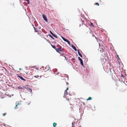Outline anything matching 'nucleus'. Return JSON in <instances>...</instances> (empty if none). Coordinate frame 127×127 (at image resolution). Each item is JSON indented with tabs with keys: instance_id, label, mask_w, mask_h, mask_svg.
Segmentation results:
<instances>
[{
	"instance_id": "a19ab883",
	"label": "nucleus",
	"mask_w": 127,
	"mask_h": 127,
	"mask_svg": "<svg viewBox=\"0 0 127 127\" xmlns=\"http://www.w3.org/2000/svg\"><path fill=\"white\" fill-rule=\"evenodd\" d=\"M38 28H39V29H40V28H40V27H38Z\"/></svg>"
},
{
	"instance_id": "473e14b6",
	"label": "nucleus",
	"mask_w": 127,
	"mask_h": 127,
	"mask_svg": "<svg viewBox=\"0 0 127 127\" xmlns=\"http://www.w3.org/2000/svg\"><path fill=\"white\" fill-rule=\"evenodd\" d=\"M81 17H84V15H81Z\"/></svg>"
},
{
	"instance_id": "7ed1b4c3",
	"label": "nucleus",
	"mask_w": 127,
	"mask_h": 127,
	"mask_svg": "<svg viewBox=\"0 0 127 127\" xmlns=\"http://www.w3.org/2000/svg\"><path fill=\"white\" fill-rule=\"evenodd\" d=\"M78 59L80 61V63L81 65L82 66H84V64L82 60L79 57H78Z\"/></svg>"
},
{
	"instance_id": "c9c22d12",
	"label": "nucleus",
	"mask_w": 127,
	"mask_h": 127,
	"mask_svg": "<svg viewBox=\"0 0 127 127\" xmlns=\"http://www.w3.org/2000/svg\"><path fill=\"white\" fill-rule=\"evenodd\" d=\"M73 122H72V127H73Z\"/></svg>"
},
{
	"instance_id": "7c9ffc66",
	"label": "nucleus",
	"mask_w": 127,
	"mask_h": 127,
	"mask_svg": "<svg viewBox=\"0 0 127 127\" xmlns=\"http://www.w3.org/2000/svg\"><path fill=\"white\" fill-rule=\"evenodd\" d=\"M45 39L49 43V41L46 38H45Z\"/></svg>"
},
{
	"instance_id": "393cba45",
	"label": "nucleus",
	"mask_w": 127,
	"mask_h": 127,
	"mask_svg": "<svg viewBox=\"0 0 127 127\" xmlns=\"http://www.w3.org/2000/svg\"><path fill=\"white\" fill-rule=\"evenodd\" d=\"M33 67L34 68H35L36 69H37V70H38V68L37 67H35V66H33Z\"/></svg>"
},
{
	"instance_id": "4c0bfd02",
	"label": "nucleus",
	"mask_w": 127,
	"mask_h": 127,
	"mask_svg": "<svg viewBox=\"0 0 127 127\" xmlns=\"http://www.w3.org/2000/svg\"><path fill=\"white\" fill-rule=\"evenodd\" d=\"M22 68H19V70H22Z\"/></svg>"
},
{
	"instance_id": "6e6552de",
	"label": "nucleus",
	"mask_w": 127,
	"mask_h": 127,
	"mask_svg": "<svg viewBox=\"0 0 127 127\" xmlns=\"http://www.w3.org/2000/svg\"><path fill=\"white\" fill-rule=\"evenodd\" d=\"M71 46L72 48L74 49L75 51H76L77 50V49L76 48V47L75 46H74L73 44H71Z\"/></svg>"
},
{
	"instance_id": "c756f323",
	"label": "nucleus",
	"mask_w": 127,
	"mask_h": 127,
	"mask_svg": "<svg viewBox=\"0 0 127 127\" xmlns=\"http://www.w3.org/2000/svg\"><path fill=\"white\" fill-rule=\"evenodd\" d=\"M95 4L97 6H99V4L98 3H95Z\"/></svg>"
},
{
	"instance_id": "ddd939ff",
	"label": "nucleus",
	"mask_w": 127,
	"mask_h": 127,
	"mask_svg": "<svg viewBox=\"0 0 127 127\" xmlns=\"http://www.w3.org/2000/svg\"><path fill=\"white\" fill-rule=\"evenodd\" d=\"M66 42H67L68 43V44L70 46H71V44H70V41L68 40H67V41Z\"/></svg>"
},
{
	"instance_id": "f257e3e1",
	"label": "nucleus",
	"mask_w": 127,
	"mask_h": 127,
	"mask_svg": "<svg viewBox=\"0 0 127 127\" xmlns=\"http://www.w3.org/2000/svg\"><path fill=\"white\" fill-rule=\"evenodd\" d=\"M28 85H27L25 86H19L17 87L16 89L19 90V91H21L22 90H23L25 89H27L28 87Z\"/></svg>"
},
{
	"instance_id": "3c124183",
	"label": "nucleus",
	"mask_w": 127,
	"mask_h": 127,
	"mask_svg": "<svg viewBox=\"0 0 127 127\" xmlns=\"http://www.w3.org/2000/svg\"><path fill=\"white\" fill-rule=\"evenodd\" d=\"M117 56L118 57V55Z\"/></svg>"
},
{
	"instance_id": "5701e85b",
	"label": "nucleus",
	"mask_w": 127,
	"mask_h": 127,
	"mask_svg": "<svg viewBox=\"0 0 127 127\" xmlns=\"http://www.w3.org/2000/svg\"><path fill=\"white\" fill-rule=\"evenodd\" d=\"M53 72H54V74H55V75H56L57 74H58L59 73L58 72V73H57L56 74L55 72H56V71H55L54 70H53Z\"/></svg>"
},
{
	"instance_id": "e433bc0d",
	"label": "nucleus",
	"mask_w": 127,
	"mask_h": 127,
	"mask_svg": "<svg viewBox=\"0 0 127 127\" xmlns=\"http://www.w3.org/2000/svg\"><path fill=\"white\" fill-rule=\"evenodd\" d=\"M19 104H20L19 105H22V104H21V102L19 103Z\"/></svg>"
},
{
	"instance_id": "1a4fd4ad",
	"label": "nucleus",
	"mask_w": 127,
	"mask_h": 127,
	"mask_svg": "<svg viewBox=\"0 0 127 127\" xmlns=\"http://www.w3.org/2000/svg\"><path fill=\"white\" fill-rule=\"evenodd\" d=\"M77 51H78V53L79 55L81 58L82 57V56L81 54L80 53L79 50H80L79 49H77Z\"/></svg>"
},
{
	"instance_id": "c03bdc74",
	"label": "nucleus",
	"mask_w": 127,
	"mask_h": 127,
	"mask_svg": "<svg viewBox=\"0 0 127 127\" xmlns=\"http://www.w3.org/2000/svg\"><path fill=\"white\" fill-rule=\"evenodd\" d=\"M30 102L29 103V104H28V105L29 104H30Z\"/></svg>"
},
{
	"instance_id": "39448f33",
	"label": "nucleus",
	"mask_w": 127,
	"mask_h": 127,
	"mask_svg": "<svg viewBox=\"0 0 127 127\" xmlns=\"http://www.w3.org/2000/svg\"><path fill=\"white\" fill-rule=\"evenodd\" d=\"M42 17H43V18L44 20L46 22H48V20L47 19V18L45 15L44 14H42Z\"/></svg>"
},
{
	"instance_id": "9b49d317",
	"label": "nucleus",
	"mask_w": 127,
	"mask_h": 127,
	"mask_svg": "<svg viewBox=\"0 0 127 127\" xmlns=\"http://www.w3.org/2000/svg\"><path fill=\"white\" fill-rule=\"evenodd\" d=\"M50 44L51 45V46L52 47L54 48V49H56V47L54 45H52L51 43H50Z\"/></svg>"
},
{
	"instance_id": "a211bd4d",
	"label": "nucleus",
	"mask_w": 127,
	"mask_h": 127,
	"mask_svg": "<svg viewBox=\"0 0 127 127\" xmlns=\"http://www.w3.org/2000/svg\"><path fill=\"white\" fill-rule=\"evenodd\" d=\"M98 50H99L100 52H101L103 53V50L102 49L101 50V49L99 50V49H98Z\"/></svg>"
},
{
	"instance_id": "49530a36",
	"label": "nucleus",
	"mask_w": 127,
	"mask_h": 127,
	"mask_svg": "<svg viewBox=\"0 0 127 127\" xmlns=\"http://www.w3.org/2000/svg\"><path fill=\"white\" fill-rule=\"evenodd\" d=\"M56 71H57V69H56Z\"/></svg>"
},
{
	"instance_id": "f03ea898",
	"label": "nucleus",
	"mask_w": 127,
	"mask_h": 127,
	"mask_svg": "<svg viewBox=\"0 0 127 127\" xmlns=\"http://www.w3.org/2000/svg\"><path fill=\"white\" fill-rule=\"evenodd\" d=\"M68 90V88H67L66 90L64 92V98H66V95H70L69 94H68V93L67 92V91Z\"/></svg>"
},
{
	"instance_id": "423d86ee",
	"label": "nucleus",
	"mask_w": 127,
	"mask_h": 127,
	"mask_svg": "<svg viewBox=\"0 0 127 127\" xmlns=\"http://www.w3.org/2000/svg\"><path fill=\"white\" fill-rule=\"evenodd\" d=\"M50 32L53 36L56 38H57V35H56L54 34L51 31H50Z\"/></svg>"
},
{
	"instance_id": "4468645a",
	"label": "nucleus",
	"mask_w": 127,
	"mask_h": 127,
	"mask_svg": "<svg viewBox=\"0 0 127 127\" xmlns=\"http://www.w3.org/2000/svg\"><path fill=\"white\" fill-rule=\"evenodd\" d=\"M48 35L53 39H54V38L50 34H48Z\"/></svg>"
},
{
	"instance_id": "f704fd0d",
	"label": "nucleus",
	"mask_w": 127,
	"mask_h": 127,
	"mask_svg": "<svg viewBox=\"0 0 127 127\" xmlns=\"http://www.w3.org/2000/svg\"><path fill=\"white\" fill-rule=\"evenodd\" d=\"M5 115H6V114L5 113H4L3 114V116H5Z\"/></svg>"
},
{
	"instance_id": "a878e982",
	"label": "nucleus",
	"mask_w": 127,
	"mask_h": 127,
	"mask_svg": "<svg viewBox=\"0 0 127 127\" xmlns=\"http://www.w3.org/2000/svg\"><path fill=\"white\" fill-rule=\"evenodd\" d=\"M91 25L93 27H94V25L93 23L92 22H91Z\"/></svg>"
},
{
	"instance_id": "aec40b11",
	"label": "nucleus",
	"mask_w": 127,
	"mask_h": 127,
	"mask_svg": "<svg viewBox=\"0 0 127 127\" xmlns=\"http://www.w3.org/2000/svg\"><path fill=\"white\" fill-rule=\"evenodd\" d=\"M60 51H62L63 52H65L64 50L63 49H62V48L61 49Z\"/></svg>"
},
{
	"instance_id": "0eeeda50",
	"label": "nucleus",
	"mask_w": 127,
	"mask_h": 127,
	"mask_svg": "<svg viewBox=\"0 0 127 127\" xmlns=\"http://www.w3.org/2000/svg\"><path fill=\"white\" fill-rule=\"evenodd\" d=\"M18 77H19L21 80L24 81H26V80L25 79H24L21 75H18Z\"/></svg>"
},
{
	"instance_id": "412c9836",
	"label": "nucleus",
	"mask_w": 127,
	"mask_h": 127,
	"mask_svg": "<svg viewBox=\"0 0 127 127\" xmlns=\"http://www.w3.org/2000/svg\"><path fill=\"white\" fill-rule=\"evenodd\" d=\"M16 103L17 105H18V106L20 104L19 102H16Z\"/></svg>"
},
{
	"instance_id": "20e7f679",
	"label": "nucleus",
	"mask_w": 127,
	"mask_h": 127,
	"mask_svg": "<svg viewBox=\"0 0 127 127\" xmlns=\"http://www.w3.org/2000/svg\"><path fill=\"white\" fill-rule=\"evenodd\" d=\"M61 48H62V47L61 46H60V47H58V48H57L56 47L55 50L57 52H58L59 53H60V52H59V51H60Z\"/></svg>"
},
{
	"instance_id": "de8ad7c7",
	"label": "nucleus",
	"mask_w": 127,
	"mask_h": 127,
	"mask_svg": "<svg viewBox=\"0 0 127 127\" xmlns=\"http://www.w3.org/2000/svg\"><path fill=\"white\" fill-rule=\"evenodd\" d=\"M9 66H10V65H9Z\"/></svg>"
},
{
	"instance_id": "79ce46f5",
	"label": "nucleus",
	"mask_w": 127,
	"mask_h": 127,
	"mask_svg": "<svg viewBox=\"0 0 127 127\" xmlns=\"http://www.w3.org/2000/svg\"><path fill=\"white\" fill-rule=\"evenodd\" d=\"M100 44L99 43V46H100Z\"/></svg>"
},
{
	"instance_id": "58836bf2",
	"label": "nucleus",
	"mask_w": 127,
	"mask_h": 127,
	"mask_svg": "<svg viewBox=\"0 0 127 127\" xmlns=\"http://www.w3.org/2000/svg\"><path fill=\"white\" fill-rule=\"evenodd\" d=\"M13 5H14V3H13Z\"/></svg>"
},
{
	"instance_id": "72a5a7b5",
	"label": "nucleus",
	"mask_w": 127,
	"mask_h": 127,
	"mask_svg": "<svg viewBox=\"0 0 127 127\" xmlns=\"http://www.w3.org/2000/svg\"><path fill=\"white\" fill-rule=\"evenodd\" d=\"M62 39H63V40H64V37L63 36H62Z\"/></svg>"
},
{
	"instance_id": "8fccbe9b",
	"label": "nucleus",
	"mask_w": 127,
	"mask_h": 127,
	"mask_svg": "<svg viewBox=\"0 0 127 127\" xmlns=\"http://www.w3.org/2000/svg\"><path fill=\"white\" fill-rule=\"evenodd\" d=\"M94 108H95V106H94Z\"/></svg>"
},
{
	"instance_id": "37998d69",
	"label": "nucleus",
	"mask_w": 127,
	"mask_h": 127,
	"mask_svg": "<svg viewBox=\"0 0 127 127\" xmlns=\"http://www.w3.org/2000/svg\"><path fill=\"white\" fill-rule=\"evenodd\" d=\"M65 57V59H66V57Z\"/></svg>"
},
{
	"instance_id": "4be33fe9",
	"label": "nucleus",
	"mask_w": 127,
	"mask_h": 127,
	"mask_svg": "<svg viewBox=\"0 0 127 127\" xmlns=\"http://www.w3.org/2000/svg\"><path fill=\"white\" fill-rule=\"evenodd\" d=\"M67 40H67V39H66L65 38H64V40H64V41H65V42H66V41H67Z\"/></svg>"
},
{
	"instance_id": "6ab92c4d",
	"label": "nucleus",
	"mask_w": 127,
	"mask_h": 127,
	"mask_svg": "<svg viewBox=\"0 0 127 127\" xmlns=\"http://www.w3.org/2000/svg\"><path fill=\"white\" fill-rule=\"evenodd\" d=\"M81 20L82 21V25H83V24H84V21L82 20V18H81Z\"/></svg>"
},
{
	"instance_id": "f8f14e48",
	"label": "nucleus",
	"mask_w": 127,
	"mask_h": 127,
	"mask_svg": "<svg viewBox=\"0 0 127 127\" xmlns=\"http://www.w3.org/2000/svg\"><path fill=\"white\" fill-rule=\"evenodd\" d=\"M19 105H17L14 107V109H16L19 108Z\"/></svg>"
},
{
	"instance_id": "ea45409f",
	"label": "nucleus",
	"mask_w": 127,
	"mask_h": 127,
	"mask_svg": "<svg viewBox=\"0 0 127 127\" xmlns=\"http://www.w3.org/2000/svg\"><path fill=\"white\" fill-rule=\"evenodd\" d=\"M42 67V68H44V66H42V67Z\"/></svg>"
},
{
	"instance_id": "bb28decb",
	"label": "nucleus",
	"mask_w": 127,
	"mask_h": 127,
	"mask_svg": "<svg viewBox=\"0 0 127 127\" xmlns=\"http://www.w3.org/2000/svg\"><path fill=\"white\" fill-rule=\"evenodd\" d=\"M65 75H66V77H67V79L68 80V76L66 74H65Z\"/></svg>"
},
{
	"instance_id": "dca6fc26",
	"label": "nucleus",
	"mask_w": 127,
	"mask_h": 127,
	"mask_svg": "<svg viewBox=\"0 0 127 127\" xmlns=\"http://www.w3.org/2000/svg\"><path fill=\"white\" fill-rule=\"evenodd\" d=\"M50 67L49 66H46V67H45V69H46V68H48V69H47V70H49V69L50 68Z\"/></svg>"
},
{
	"instance_id": "9d476101",
	"label": "nucleus",
	"mask_w": 127,
	"mask_h": 127,
	"mask_svg": "<svg viewBox=\"0 0 127 127\" xmlns=\"http://www.w3.org/2000/svg\"><path fill=\"white\" fill-rule=\"evenodd\" d=\"M27 89V90L28 91H29L31 93H32V90L31 89L29 88H28Z\"/></svg>"
},
{
	"instance_id": "2f4dec72",
	"label": "nucleus",
	"mask_w": 127,
	"mask_h": 127,
	"mask_svg": "<svg viewBox=\"0 0 127 127\" xmlns=\"http://www.w3.org/2000/svg\"><path fill=\"white\" fill-rule=\"evenodd\" d=\"M121 77H124V76L123 75L121 74Z\"/></svg>"
},
{
	"instance_id": "b1692460",
	"label": "nucleus",
	"mask_w": 127,
	"mask_h": 127,
	"mask_svg": "<svg viewBox=\"0 0 127 127\" xmlns=\"http://www.w3.org/2000/svg\"><path fill=\"white\" fill-rule=\"evenodd\" d=\"M27 2V4H29L30 3L29 0H27L26 1Z\"/></svg>"
},
{
	"instance_id": "2eb2a0df",
	"label": "nucleus",
	"mask_w": 127,
	"mask_h": 127,
	"mask_svg": "<svg viewBox=\"0 0 127 127\" xmlns=\"http://www.w3.org/2000/svg\"><path fill=\"white\" fill-rule=\"evenodd\" d=\"M57 125V124L56 123H54L53 124V126L54 127H56V125Z\"/></svg>"
},
{
	"instance_id": "cd10ccee",
	"label": "nucleus",
	"mask_w": 127,
	"mask_h": 127,
	"mask_svg": "<svg viewBox=\"0 0 127 127\" xmlns=\"http://www.w3.org/2000/svg\"><path fill=\"white\" fill-rule=\"evenodd\" d=\"M32 26H33V25H32ZM33 28L34 29V30L35 31V32H37V31H36V30L35 29V28L34 27H33Z\"/></svg>"
},
{
	"instance_id": "09e8293b",
	"label": "nucleus",
	"mask_w": 127,
	"mask_h": 127,
	"mask_svg": "<svg viewBox=\"0 0 127 127\" xmlns=\"http://www.w3.org/2000/svg\"><path fill=\"white\" fill-rule=\"evenodd\" d=\"M13 95H12V96H13Z\"/></svg>"
},
{
	"instance_id": "f3484780",
	"label": "nucleus",
	"mask_w": 127,
	"mask_h": 127,
	"mask_svg": "<svg viewBox=\"0 0 127 127\" xmlns=\"http://www.w3.org/2000/svg\"><path fill=\"white\" fill-rule=\"evenodd\" d=\"M92 99V98L91 97H89V98L87 99V100H91Z\"/></svg>"
},
{
	"instance_id": "a18cd8bd",
	"label": "nucleus",
	"mask_w": 127,
	"mask_h": 127,
	"mask_svg": "<svg viewBox=\"0 0 127 127\" xmlns=\"http://www.w3.org/2000/svg\"><path fill=\"white\" fill-rule=\"evenodd\" d=\"M79 110H80V108H79Z\"/></svg>"
},
{
	"instance_id": "c85d7f7f",
	"label": "nucleus",
	"mask_w": 127,
	"mask_h": 127,
	"mask_svg": "<svg viewBox=\"0 0 127 127\" xmlns=\"http://www.w3.org/2000/svg\"><path fill=\"white\" fill-rule=\"evenodd\" d=\"M39 77V76L38 75H37L36 76H34V77L35 78H38Z\"/></svg>"
}]
</instances>
